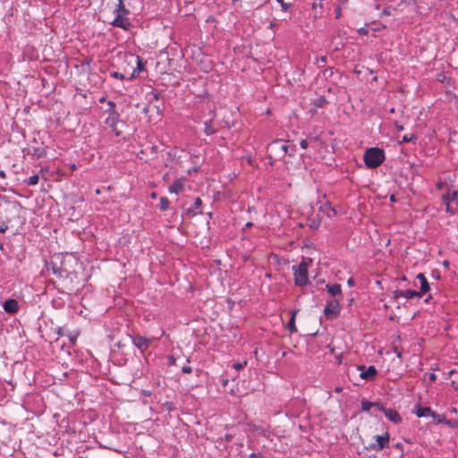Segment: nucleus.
<instances>
[{"label":"nucleus","instance_id":"c85d7f7f","mask_svg":"<svg viewBox=\"0 0 458 458\" xmlns=\"http://www.w3.org/2000/svg\"><path fill=\"white\" fill-rule=\"evenodd\" d=\"M38 180H39L38 175V174H33V175H31V176H30L28 178L27 184L30 185V186L36 185V184H38Z\"/></svg>","mask_w":458,"mask_h":458},{"label":"nucleus","instance_id":"39448f33","mask_svg":"<svg viewBox=\"0 0 458 458\" xmlns=\"http://www.w3.org/2000/svg\"><path fill=\"white\" fill-rule=\"evenodd\" d=\"M294 283L296 285L304 286L308 284V266L305 262H301L297 266L293 267Z\"/></svg>","mask_w":458,"mask_h":458},{"label":"nucleus","instance_id":"a211bd4d","mask_svg":"<svg viewBox=\"0 0 458 458\" xmlns=\"http://www.w3.org/2000/svg\"><path fill=\"white\" fill-rule=\"evenodd\" d=\"M414 413L418 418H428L431 417L432 410L429 407H421L420 405H416L414 407Z\"/></svg>","mask_w":458,"mask_h":458},{"label":"nucleus","instance_id":"79ce46f5","mask_svg":"<svg viewBox=\"0 0 458 458\" xmlns=\"http://www.w3.org/2000/svg\"><path fill=\"white\" fill-rule=\"evenodd\" d=\"M347 284L349 286H353L354 285V279L352 277H350L347 281Z\"/></svg>","mask_w":458,"mask_h":458},{"label":"nucleus","instance_id":"ea45409f","mask_svg":"<svg viewBox=\"0 0 458 458\" xmlns=\"http://www.w3.org/2000/svg\"><path fill=\"white\" fill-rule=\"evenodd\" d=\"M451 386H452L455 390H457V391H458V382H456V381L453 380V381L451 382Z\"/></svg>","mask_w":458,"mask_h":458},{"label":"nucleus","instance_id":"09e8293b","mask_svg":"<svg viewBox=\"0 0 458 458\" xmlns=\"http://www.w3.org/2000/svg\"><path fill=\"white\" fill-rule=\"evenodd\" d=\"M242 367V365L240 363L235 364V368L238 369H241Z\"/></svg>","mask_w":458,"mask_h":458},{"label":"nucleus","instance_id":"5fc2aeb1","mask_svg":"<svg viewBox=\"0 0 458 458\" xmlns=\"http://www.w3.org/2000/svg\"><path fill=\"white\" fill-rule=\"evenodd\" d=\"M253 353H254L256 356L258 355V349H257V348H255V349L253 350Z\"/></svg>","mask_w":458,"mask_h":458},{"label":"nucleus","instance_id":"f8f14e48","mask_svg":"<svg viewBox=\"0 0 458 458\" xmlns=\"http://www.w3.org/2000/svg\"><path fill=\"white\" fill-rule=\"evenodd\" d=\"M403 297L406 299H412V298H421V293H419L415 290H395L393 292L392 299L394 301H396L398 298Z\"/></svg>","mask_w":458,"mask_h":458},{"label":"nucleus","instance_id":"e433bc0d","mask_svg":"<svg viewBox=\"0 0 458 458\" xmlns=\"http://www.w3.org/2000/svg\"><path fill=\"white\" fill-rule=\"evenodd\" d=\"M300 146L301 148H308V141L306 140H301L300 141Z\"/></svg>","mask_w":458,"mask_h":458},{"label":"nucleus","instance_id":"4be33fe9","mask_svg":"<svg viewBox=\"0 0 458 458\" xmlns=\"http://www.w3.org/2000/svg\"><path fill=\"white\" fill-rule=\"evenodd\" d=\"M216 131L217 129L214 126L213 120L210 119L204 122L203 131L207 136L213 135Z\"/></svg>","mask_w":458,"mask_h":458},{"label":"nucleus","instance_id":"774afa93","mask_svg":"<svg viewBox=\"0 0 458 458\" xmlns=\"http://www.w3.org/2000/svg\"><path fill=\"white\" fill-rule=\"evenodd\" d=\"M340 15V12L339 13H336V18H338Z\"/></svg>","mask_w":458,"mask_h":458},{"label":"nucleus","instance_id":"cd10ccee","mask_svg":"<svg viewBox=\"0 0 458 458\" xmlns=\"http://www.w3.org/2000/svg\"><path fill=\"white\" fill-rule=\"evenodd\" d=\"M327 57L326 55H321L317 57L316 64L318 68H322L327 64Z\"/></svg>","mask_w":458,"mask_h":458},{"label":"nucleus","instance_id":"7c9ffc66","mask_svg":"<svg viewBox=\"0 0 458 458\" xmlns=\"http://www.w3.org/2000/svg\"><path fill=\"white\" fill-rule=\"evenodd\" d=\"M34 155L37 157L40 158V157H43L46 155V151L42 148H34Z\"/></svg>","mask_w":458,"mask_h":458},{"label":"nucleus","instance_id":"f257e3e1","mask_svg":"<svg viewBox=\"0 0 458 458\" xmlns=\"http://www.w3.org/2000/svg\"><path fill=\"white\" fill-rule=\"evenodd\" d=\"M76 257L69 253H55L51 257L50 261L46 263L47 270L51 271L59 279H72L76 275Z\"/></svg>","mask_w":458,"mask_h":458},{"label":"nucleus","instance_id":"0eeeda50","mask_svg":"<svg viewBox=\"0 0 458 458\" xmlns=\"http://www.w3.org/2000/svg\"><path fill=\"white\" fill-rule=\"evenodd\" d=\"M443 202L445 205V211L451 215H454L458 207V192L453 191L444 194Z\"/></svg>","mask_w":458,"mask_h":458},{"label":"nucleus","instance_id":"3c124183","mask_svg":"<svg viewBox=\"0 0 458 458\" xmlns=\"http://www.w3.org/2000/svg\"><path fill=\"white\" fill-rule=\"evenodd\" d=\"M455 370L454 369H452L449 371V377H451L453 374H454Z\"/></svg>","mask_w":458,"mask_h":458},{"label":"nucleus","instance_id":"a878e982","mask_svg":"<svg viewBox=\"0 0 458 458\" xmlns=\"http://www.w3.org/2000/svg\"><path fill=\"white\" fill-rule=\"evenodd\" d=\"M169 207H170L169 199L166 197H162L160 199V205H159L160 209L163 211H165L169 208Z\"/></svg>","mask_w":458,"mask_h":458},{"label":"nucleus","instance_id":"4468645a","mask_svg":"<svg viewBox=\"0 0 458 458\" xmlns=\"http://www.w3.org/2000/svg\"><path fill=\"white\" fill-rule=\"evenodd\" d=\"M379 411H381L385 416L394 424H399L402 422V417L397 412V411L391 408H385L383 405H381Z\"/></svg>","mask_w":458,"mask_h":458},{"label":"nucleus","instance_id":"603ef678","mask_svg":"<svg viewBox=\"0 0 458 458\" xmlns=\"http://www.w3.org/2000/svg\"><path fill=\"white\" fill-rule=\"evenodd\" d=\"M0 176H1V177H3V178L5 176V174H4V171H0Z\"/></svg>","mask_w":458,"mask_h":458},{"label":"nucleus","instance_id":"473e14b6","mask_svg":"<svg viewBox=\"0 0 458 458\" xmlns=\"http://www.w3.org/2000/svg\"><path fill=\"white\" fill-rule=\"evenodd\" d=\"M110 76L112 78L118 79V80H124L125 79L124 75L122 72H112L110 73Z\"/></svg>","mask_w":458,"mask_h":458},{"label":"nucleus","instance_id":"338daca9","mask_svg":"<svg viewBox=\"0 0 458 458\" xmlns=\"http://www.w3.org/2000/svg\"><path fill=\"white\" fill-rule=\"evenodd\" d=\"M400 446H402L401 444H396V447H400Z\"/></svg>","mask_w":458,"mask_h":458},{"label":"nucleus","instance_id":"6e6552de","mask_svg":"<svg viewBox=\"0 0 458 458\" xmlns=\"http://www.w3.org/2000/svg\"><path fill=\"white\" fill-rule=\"evenodd\" d=\"M341 310L340 300L334 299L327 301L324 308V314L327 318H335L338 316Z\"/></svg>","mask_w":458,"mask_h":458},{"label":"nucleus","instance_id":"bf43d9fd","mask_svg":"<svg viewBox=\"0 0 458 458\" xmlns=\"http://www.w3.org/2000/svg\"><path fill=\"white\" fill-rule=\"evenodd\" d=\"M72 169H73V170L76 169V165L74 164L72 165Z\"/></svg>","mask_w":458,"mask_h":458},{"label":"nucleus","instance_id":"412c9836","mask_svg":"<svg viewBox=\"0 0 458 458\" xmlns=\"http://www.w3.org/2000/svg\"><path fill=\"white\" fill-rule=\"evenodd\" d=\"M361 411H370L372 408H377V410H380L381 404L377 402H370L366 399H363L361 401Z\"/></svg>","mask_w":458,"mask_h":458},{"label":"nucleus","instance_id":"f704fd0d","mask_svg":"<svg viewBox=\"0 0 458 458\" xmlns=\"http://www.w3.org/2000/svg\"><path fill=\"white\" fill-rule=\"evenodd\" d=\"M8 230V225L5 223L0 225V233H4Z\"/></svg>","mask_w":458,"mask_h":458},{"label":"nucleus","instance_id":"ddd939ff","mask_svg":"<svg viewBox=\"0 0 458 458\" xmlns=\"http://www.w3.org/2000/svg\"><path fill=\"white\" fill-rule=\"evenodd\" d=\"M186 178L181 177L174 181V182L168 187V191L171 194H180L185 189Z\"/></svg>","mask_w":458,"mask_h":458},{"label":"nucleus","instance_id":"4c0bfd02","mask_svg":"<svg viewBox=\"0 0 458 458\" xmlns=\"http://www.w3.org/2000/svg\"><path fill=\"white\" fill-rule=\"evenodd\" d=\"M319 226V223H316V222H312L310 225V227L313 230H317Z\"/></svg>","mask_w":458,"mask_h":458},{"label":"nucleus","instance_id":"20e7f679","mask_svg":"<svg viewBox=\"0 0 458 458\" xmlns=\"http://www.w3.org/2000/svg\"><path fill=\"white\" fill-rule=\"evenodd\" d=\"M107 109L106 113L107 114V117L105 120V124L111 128L115 136H120L121 131L117 129V124L120 122V114L115 109V103L112 100L106 101Z\"/></svg>","mask_w":458,"mask_h":458},{"label":"nucleus","instance_id":"a19ab883","mask_svg":"<svg viewBox=\"0 0 458 458\" xmlns=\"http://www.w3.org/2000/svg\"><path fill=\"white\" fill-rule=\"evenodd\" d=\"M21 208V204L19 202H14L13 203V208H15L16 210H20Z\"/></svg>","mask_w":458,"mask_h":458},{"label":"nucleus","instance_id":"58836bf2","mask_svg":"<svg viewBox=\"0 0 458 458\" xmlns=\"http://www.w3.org/2000/svg\"><path fill=\"white\" fill-rule=\"evenodd\" d=\"M436 378H437V376H436V374H435V373H429V374H428V379H429L430 381H435V380H436Z\"/></svg>","mask_w":458,"mask_h":458},{"label":"nucleus","instance_id":"c756f323","mask_svg":"<svg viewBox=\"0 0 458 458\" xmlns=\"http://www.w3.org/2000/svg\"><path fill=\"white\" fill-rule=\"evenodd\" d=\"M276 2L280 4L281 10L283 12H288L291 8V4L285 3L284 0H276Z\"/></svg>","mask_w":458,"mask_h":458},{"label":"nucleus","instance_id":"e2e57ef3","mask_svg":"<svg viewBox=\"0 0 458 458\" xmlns=\"http://www.w3.org/2000/svg\"><path fill=\"white\" fill-rule=\"evenodd\" d=\"M155 98H156V99H157V98H158V94H157V93H156V94H155Z\"/></svg>","mask_w":458,"mask_h":458},{"label":"nucleus","instance_id":"dca6fc26","mask_svg":"<svg viewBox=\"0 0 458 458\" xmlns=\"http://www.w3.org/2000/svg\"><path fill=\"white\" fill-rule=\"evenodd\" d=\"M4 310L8 314H14L19 310V303L15 299H8L4 302Z\"/></svg>","mask_w":458,"mask_h":458},{"label":"nucleus","instance_id":"49530a36","mask_svg":"<svg viewBox=\"0 0 458 458\" xmlns=\"http://www.w3.org/2000/svg\"><path fill=\"white\" fill-rule=\"evenodd\" d=\"M98 101H99V103H104V102H106V98H105V97H102V98H100L98 99Z\"/></svg>","mask_w":458,"mask_h":458},{"label":"nucleus","instance_id":"2eb2a0df","mask_svg":"<svg viewBox=\"0 0 458 458\" xmlns=\"http://www.w3.org/2000/svg\"><path fill=\"white\" fill-rule=\"evenodd\" d=\"M201 206H202V200L199 197H198L195 199V200L191 204V206L185 209V211L191 216H195L202 214V211L200 209Z\"/></svg>","mask_w":458,"mask_h":458},{"label":"nucleus","instance_id":"37998d69","mask_svg":"<svg viewBox=\"0 0 458 458\" xmlns=\"http://www.w3.org/2000/svg\"><path fill=\"white\" fill-rule=\"evenodd\" d=\"M395 128H396V130H397V131H399L403 130V125H401V124H397V123L395 124Z\"/></svg>","mask_w":458,"mask_h":458},{"label":"nucleus","instance_id":"6ab92c4d","mask_svg":"<svg viewBox=\"0 0 458 458\" xmlns=\"http://www.w3.org/2000/svg\"><path fill=\"white\" fill-rule=\"evenodd\" d=\"M145 70V63L140 55H136V67L133 69L132 73L128 80H132L136 74Z\"/></svg>","mask_w":458,"mask_h":458},{"label":"nucleus","instance_id":"13d9d810","mask_svg":"<svg viewBox=\"0 0 458 458\" xmlns=\"http://www.w3.org/2000/svg\"><path fill=\"white\" fill-rule=\"evenodd\" d=\"M170 360H170V364H173V363L174 362V358H171Z\"/></svg>","mask_w":458,"mask_h":458},{"label":"nucleus","instance_id":"5701e85b","mask_svg":"<svg viewBox=\"0 0 458 458\" xmlns=\"http://www.w3.org/2000/svg\"><path fill=\"white\" fill-rule=\"evenodd\" d=\"M431 418L434 420V421L437 424L439 423H446L450 424L449 421H445V416L444 414L436 413L432 411Z\"/></svg>","mask_w":458,"mask_h":458},{"label":"nucleus","instance_id":"c03bdc74","mask_svg":"<svg viewBox=\"0 0 458 458\" xmlns=\"http://www.w3.org/2000/svg\"><path fill=\"white\" fill-rule=\"evenodd\" d=\"M359 32H360V34H366V33H367V30H366V29L361 28V29H360V30H359Z\"/></svg>","mask_w":458,"mask_h":458},{"label":"nucleus","instance_id":"b1692460","mask_svg":"<svg viewBox=\"0 0 458 458\" xmlns=\"http://www.w3.org/2000/svg\"><path fill=\"white\" fill-rule=\"evenodd\" d=\"M283 148H282V154H283V157H284L285 155H288L290 157H293L296 151V148H291V152H288V149L290 148V146L287 145L283 140H282V146Z\"/></svg>","mask_w":458,"mask_h":458},{"label":"nucleus","instance_id":"864d4df0","mask_svg":"<svg viewBox=\"0 0 458 458\" xmlns=\"http://www.w3.org/2000/svg\"><path fill=\"white\" fill-rule=\"evenodd\" d=\"M251 225H252V223H250V222H248V223L245 225V226H246V227H250V226H251Z\"/></svg>","mask_w":458,"mask_h":458},{"label":"nucleus","instance_id":"72a5a7b5","mask_svg":"<svg viewBox=\"0 0 458 458\" xmlns=\"http://www.w3.org/2000/svg\"><path fill=\"white\" fill-rule=\"evenodd\" d=\"M182 373L189 374L192 371V369L190 366H183L182 368Z\"/></svg>","mask_w":458,"mask_h":458},{"label":"nucleus","instance_id":"680f3d73","mask_svg":"<svg viewBox=\"0 0 458 458\" xmlns=\"http://www.w3.org/2000/svg\"><path fill=\"white\" fill-rule=\"evenodd\" d=\"M266 113H267V114H270V109H269V108H267V109L266 110Z\"/></svg>","mask_w":458,"mask_h":458},{"label":"nucleus","instance_id":"69168bd1","mask_svg":"<svg viewBox=\"0 0 458 458\" xmlns=\"http://www.w3.org/2000/svg\"><path fill=\"white\" fill-rule=\"evenodd\" d=\"M444 265H445V266H448V262H447V261H445V262H444Z\"/></svg>","mask_w":458,"mask_h":458},{"label":"nucleus","instance_id":"1a4fd4ad","mask_svg":"<svg viewBox=\"0 0 458 458\" xmlns=\"http://www.w3.org/2000/svg\"><path fill=\"white\" fill-rule=\"evenodd\" d=\"M132 344L141 352L143 353L149 346L150 340L145 336L135 335H130Z\"/></svg>","mask_w":458,"mask_h":458},{"label":"nucleus","instance_id":"2f4dec72","mask_svg":"<svg viewBox=\"0 0 458 458\" xmlns=\"http://www.w3.org/2000/svg\"><path fill=\"white\" fill-rule=\"evenodd\" d=\"M416 136L414 134H406L403 137V142H412L414 140H416Z\"/></svg>","mask_w":458,"mask_h":458},{"label":"nucleus","instance_id":"f3484780","mask_svg":"<svg viewBox=\"0 0 458 458\" xmlns=\"http://www.w3.org/2000/svg\"><path fill=\"white\" fill-rule=\"evenodd\" d=\"M326 289L332 296L338 297L337 299L343 300L342 287L339 284H327Z\"/></svg>","mask_w":458,"mask_h":458},{"label":"nucleus","instance_id":"a18cd8bd","mask_svg":"<svg viewBox=\"0 0 458 458\" xmlns=\"http://www.w3.org/2000/svg\"><path fill=\"white\" fill-rule=\"evenodd\" d=\"M250 458H258V453H251Z\"/></svg>","mask_w":458,"mask_h":458},{"label":"nucleus","instance_id":"c9c22d12","mask_svg":"<svg viewBox=\"0 0 458 458\" xmlns=\"http://www.w3.org/2000/svg\"><path fill=\"white\" fill-rule=\"evenodd\" d=\"M55 334L58 335V336H63L64 335V331H63V328L58 327L55 329Z\"/></svg>","mask_w":458,"mask_h":458},{"label":"nucleus","instance_id":"423d86ee","mask_svg":"<svg viewBox=\"0 0 458 458\" xmlns=\"http://www.w3.org/2000/svg\"><path fill=\"white\" fill-rule=\"evenodd\" d=\"M282 140H275L271 143L268 144L267 148V158L270 159V165H273L275 161L280 159L283 157L282 148Z\"/></svg>","mask_w":458,"mask_h":458},{"label":"nucleus","instance_id":"aec40b11","mask_svg":"<svg viewBox=\"0 0 458 458\" xmlns=\"http://www.w3.org/2000/svg\"><path fill=\"white\" fill-rule=\"evenodd\" d=\"M416 279L419 280L420 283V291L419 293H421V295L425 293H428L430 290L429 284L424 274H418Z\"/></svg>","mask_w":458,"mask_h":458},{"label":"nucleus","instance_id":"9b49d317","mask_svg":"<svg viewBox=\"0 0 458 458\" xmlns=\"http://www.w3.org/2000/svg\"><path fill=\"white\" fill-rule=\"evenodd\" d=\"M376 442L369 445L368 449L379 452L385 448L389 442V434L386 432L382 436H376Z\"/></svg>","mask_w":458,"mask_h":458},{"label":"nucleus","instance_id":"393cba45","mask_svg":"<svg viewBox=\"0 0 458 458\" xmlns=\"http://www.w3.org/2000/svg\"><path fill=\"white\" fill-rule=\"evenodd\" d=\"M295 314H296V311H293L292 313V317L288 322V325H287V327L289 329L290 332L293 333V332H296L297 331V327L295 326Z\"/></svg>","mask_w":458,"mask_h":458},{"label":"nucleus","instance_id":"f03ea898","mask_svg":"<svg viewBox=\"0 0 458 458\" xmlns=\"http://www.w3.org/2000/svg\"><path fill=\"white\" fill-rule=\"evenodd\" d=\"M114 19L110 22L113 27L129 30L131 28V22L129 19L130 10L126 8L123 0H118L116 7L114 10Z\"/></svg>","mask_w":458,"mask_h":458},{"label":"nucleus","instance_id":"4d7b16f0","mask_svg":"<svg viewBox=\"0 0 458 458\" xmlns=\"http://www.w3.org/2000/svg\"><path fill=\"white\" fill-rule=\"evenodd\" d=\"M394 199H394V195H391V197H390V200H391V201H394Z\"/></svg>","mask_w":458,"mask_h":458},{"label":"nucleus","instance_id":"0e129e2a","mask_svg":"<svg viewBox=\"0 0 458 458\" xmlns=\"http://www.w3.org/2000/svg\"><path fill=\"white\" fill-rule=\"evenodd\" d=\"M430 298H431V296L429 295V296L426 299V301H428Z\"/></svg>","mask_w":458,"mask_h":458},{"label":"nucleus","instance_id":"7ed1b4c3","mask_svg":"<svg viewBox=\"0 0 458 458\" xmlns=\"http://www.w3.org/2000/svg\"><path fill=\"white\" fill-rule=\"evenodd\" d=\"M385 152L382 148L373 147L367 149L363 160L367 167L377 168L385 161Z\"/></svg>","mask_w":458,"mask_h":458},{"label":"nucleus","instance_id":"6e6d98bb","mask_svg":"<svg viewBox=\"0 0 458 458\" xmlns=\"http://www.w3.org/2000/svg\"><path fill=\"white\" fill-rule=\"evenodd\" d=\"M227 383H228V380L227 379H224V386H226Z\"/></svg>","mask_w":458,"mask_h":458},{"label":"nucleus","instance_id":"052dcab7","mask_svg":"<svg viewBox=\"0 0 458 458\" xmlns=\"http://www.w3.org/2000/svg\"><path fill=\"white\" fill-rule=\"evenodd\" d=\"M388 307H389V306H388L387 304H385V305H384L385 310H387V309H388Z\"/></svg>","mask_w":458,"mask_h":458},{"label":"nucleus","instance_id":"de8ad7c7","mask_svg":"<svg viewBox=\"0 0 458 458\" xmlns=\"http://www.w3.org/2000/svg\"><path fill=\"white\" fill-rule=\"evenodd\" d=\"M225 439H226L227 441H229V440L231 439V436H230V435H228V434H226V435L225 436Z\"/></svg>","mask_w":458,"mask_h":458},{"label":"nucleus","instance_id":"bb28decb","mask_svg":"<svg viewBox=\"0 0 458 458\" xmlns=\"http://www.w3.org/2000/svg\"><path fill=\"white\" fill-rule=\"evenodd\" d=\"M327 103L324 96H320L314 101V106L318 108L323 107Z\"/></svg>","mask_w":458,"mask_h":458},{"label":"nucleus","instance_id":"9d476101","mask_svg":"<svg viewBox=\"0 0 458 458\" xmlns=\"http://www.w3.org/2000/svg\"><path fill=\"white\" fill-rule=\"evenodd\" d=\"M357 369L360 372V377L362 379L373 380L377 374V370L374 365H370L368 368L365 365H359Z\"/></svg>","mask_w":458,"mask_h":458},{"label":"nucleus","instance_id":"8fccbe9b","mask_svg":"<svg viewBox=\"0 0 458 458\" xmlns=\"http://www.w3.org/2000/svg\"><path fill=\"white\" fill-rule=\"evenodd\" d=\"M330 210H331V212L333 213V216H335V215L336 214V211H335V208H330Z\"/></svg>","mask_w":458,"mask_h":458}]
</instances>
